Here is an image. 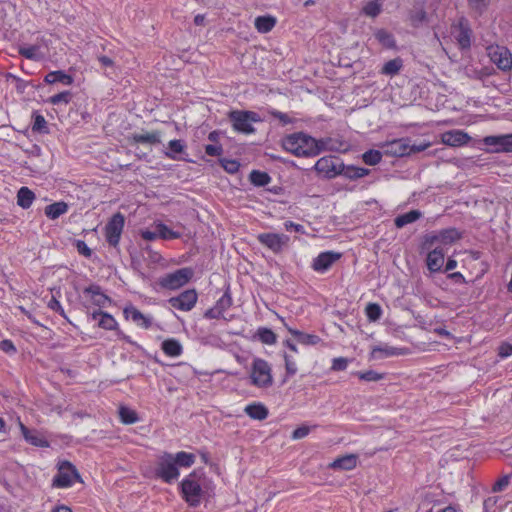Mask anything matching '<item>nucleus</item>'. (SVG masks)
<instances>
[{"mask_svg":"<svg viewBox=\"0 0 512 512\" xmlns=\"http://www.w3.org/2000/svg\"><path fill=\"white\" fill-rule=\"evenodd\" d=\"M162 350L166 355L176 357L182 353V346L176 339H167L162 343Z\"/></svg>","mask_w":512,"mask_h":512,"instance_id":"obj_37","label":"nucleus"},{"mask_svg":"<svg viewBox=\"0 0 512 512\" xmlns=\"http://www.w3.org/2000/svg\"><path fill=\"white\" fill-rule=\"evenodd\" d=\"M452 35L461 50H468L471 47L473 31L466 17L462 16L452 24Z\"/></svg>","mask_w":512,"mask_h":512,"instance_id":"obj_7","label":"nucleus"},{"mask_svg":"<svg viewBox=\"0 0 512 512\" xmlns=\"http://www.w3.org/2000/svg\"><path fill=\"white\" fill-rule=\"evenodd\" d=\"M409 20L413 27L418 28L427 21V13L424 9L413 10L409 14Z\"/></svg>","mask_w":512,"mask_h":512,"instance_id":"obj_46","label":"nucleus"},{"mask_svg":"<svg viewBox=\"0 0 512 512\" xmlns=\"http://www.w3.org/2000/svg\"><path fill=\"white\" fill-rule=\"evenodd\" d=\"M375 39L386 49L397 47L394 35L386 29L380 28L374 32Z\"/></svg>","mask_w":512,"mask_h":512,"instance_id":"obj_27","label":"nucleus"},{"mask_svg":"<svg viewBox=\"0 0 512 512\" xmlns=\"http://www.w3.org/2000/svg\"><path fill=\"white\" fill-rule=\"evenodd\" d=\"M205 153L211 157H220L223 153L222 144H206L205 145Z\"/></svg>","mask_w":512,"mask_h":512,"instance_id":"obj_53","label":"nucleus"},{"mask_svg":"<svg viewBox=\"0 0 512 512\" xmlns=\"http://www.w3.org/2000/svg\"><path fill=\"white\" fill-rule=\"evenodd\" d=\"M319 155L323 152L346 153L351 144L341 135H330L319 139Z\"/></svg>","mask_w":512,"mask_h":512,"instance_id":"obj_12","label":"nucleus"},{"mask_svg":"<svg viewBox=\"0 0 512 512\" xmlns=\"http://www.w3.org/2000/svg\"><path fill=\"white\" fill-rule=\"evenodd\" d=\"M288 330L297 339V341L301 344L316 345L321 341L320 337L317 335L303 333L299 330H295L292 328H289Z\"/></svg>","mask_w":512,"mask_h":512,"instance_id":"obj_33","label":"nucleus"},{"mask_svg":"<svg viewBox=\"0 0 512 512\" xmlns=\"http://www.w3.org/2000/svg\"><path fill=\"white\" fill-rule=\"evenodd\" d=\"M421 217L418 210H411L407 213L401 214L395 218V225L397 228H402L407 224L413 223Z\"/></svg>","mask_w":512,"mask_h":512,"instance_id":"obj_36","label":"nucleus"},{"mask_svg":"<svg viewBox=\"0 0 512 512\" xmlns=\"http://www.w3.org/2000/svg\"><path fill=\"white\" fill-rule=\"evenodd\" d=\"M221 167L224 168L230 174H234L238 172L240 167V162H218Z\"/></svg>","mask_w":512,"mask_h":512,"instance_id":"obj_60","label":"nucleus"},{"mask_svg":"<svg viewBox=\"0 0 512 512\" xmlns=\"http://www.w3.org/2000/svg\"><path fill=\"white\" fill-rule=\"evenodd\" d=\"M233 300L230 293V288L227 287L224 294L220 299L217 300L216 304L214 305L221 313H224L227 309H229L232 306Z\"/></svg>","mask_w":512,"mask_h":512,"instance_id":"obj_45","label":"nucleus"},{"mask_svg":"<svg viewBox=\"0 0 512 512\" xmlns=\"http://www.w3.org/2000/svg\"><path fill=\"white\" fill-rule=\"evenodd\" d=\"M72 97L73 95L70 91H63L51 96L47 101L52 105H59L61 103L68 104L72 100Z\"/></svg>","mask_w":512,"mask_h":512,"instance_id":"obj_49","label":"nucleus"},{"mask_svg":"<svg viewBox=\"0 0 512 512\" xmlns=\"http://www.w3.org/2000/svg\"><path fill=\"white\" fill-rule=\"evenodd\" d=\"M468 6L475 17H481L490 6V0H467Z\"/></svg>","mask_w":512,"mask_h":512,"instance_id":"obj_35","label":"nucleus"},{"mask_svg":"<svg viewBox=\"0 0 512 512\" xmlns=\"http://www.w3.org/2000/svg\"><path fill=\"white\" fill-rule=\"evenodd\" d=\"M430 147V144H411L409 138H400L387 142L381 146L383 156L388 157H406L422 152Z\"/></svg>","mask_w":512,"mask_h":512,"instance_id":"obj_4","label":"nucleus"},{"mask_svg":"<svg viewBox=\"0 0 512 512\" xmlns=\"http://www.w3.org/2000/svg\"><path fill=\"white\" fill-rule=\"evenodd\" d=\"M285 370L287 376H293L297 373V366L294 356L288 353L284 354Z\"/></svg>","mask_w":512,"mask_h":512,"instance_id":"obj_51","label":"nucleus"},{"mask_svg":"<svg viewBox=\"0 0 512 512\" xmlns=\"http://www.w3.org/2000/svg\"><path fill=\"white\" fill-rule=\"evenodd\" d=\"M403 354H405V349L396 348L389 345L375 346L371 351V357L374 359Z\"/></svg>","mask_w":512,"mask_h":512,"instance_id":"obj_26","label":"nucleus"},{"mask_svg":"<svg viewBox=\"0 0 512 512\" xmlns=\"http://www.w3.org/2000/svg\"><path fill=\"white\" fill-rule=\"evenodd\" d=\"M255 28L259 33H268L276 25V18L271 15L258 16L254 21Z\"/></svg>","mask_w":512,"mask_h":512,"instance_id":"obj_28","label":"nucleus"},{"mask_svg":"<svg viewBox=\"0 0 512 512\" xmlns=\"http://www.w3.org/2000/svg\"><path fill=\"white\" fill-rule=\"evenodd\" d=\"M356 375L364 381H379L383 378L382 374H379L373 370H369L366 372H357Z\"/></svg>","mask_w":512,"mask_h":512,"instance_id":"obj_55","label":"nucleus"},{"mask_svg":"<svg viewBox=\"0 0 512 512\" xmlns=\"http://www.w3.org/2000/svg\"><path fill=\"white\" fill-rule=\"evenodd\" d=\"M469 140V135L461 130H452L442 134V142L451 147L461 146Z\"/></svg>","mask_w":512,"mask_h":512,"instance_id":"obj_19","label":"nucleus"},{"mask_svg":"<svg viewBox=\"0 0 512 512\" xmlns=\"http://www.w3.org/2000/svg\"><path fill=\"white\" fill-rule=\"evenodd\" d=\"M124 314L126 315L127 318H131L135 323H137L139 326L145 329L150 328L152 325L151 318L142 314L134 306L126 307L124 309Z\"/></svg>","mask_w":512,"mask_h":512,"instance_id":"obj_24","label":"nucleus"},{"mask_svg":"<svg viewBox=\"0 0 512 512\" xmlns=\"http://www.w3.org/2000/svg\"><path fill=\"white\" fill-rule=\"evenodd\" d=\"M427 266L431 272H438L444 264V252L442 248L435 247L427 255Z\"/></svg>","mask_w":512,"mask_h":512,"instance_id":"obj_21","label":"nucleus"},{"mask_svg":"<svg viewBox=\"0 0 512 512\" xmlns=\"http://www.w3.org/2000/svg\"><path fill=\"white\" fill-rule=\"evenodd\" d=\"M162 133L158 130L151 132L134 133L131 136V140L137 145L136 150H140L141 147L144 149L161 146Z\"/></svg>","mask_w":512,"mask_h":512,"instance_id":"obj_14","label":"nucleus"},{"mask_svg":"<svg viewBox=\"0 0 512 512\" xmlns=\"http://www.w3.org/2000/svg\"><path fill=\"white\" fill-rule=\"evenodd\" d=\"M228 119L235 131L243 134H251L255 131L253 123L260 122L258 113L247 110H233L228 113Z\"/></svg>","mask_w":512,"mask_h":512,"instance_id":"obj_5","label":"nucleus"},{"mask_svg":"<svg viewBox=\"0 0 512 512\" xmlns=\"http://www.w3.org/2000/svg\"><path fill=\"white\" fill-rule=\"evenodd\" d=\"M341 258V253L327 251L320 253L313 261L312 268L318 272L328 270L333 263Z\"/></svg>","mask_w":512,"mask_h":512,"instance_id":"obj_18","label":"nucleus"},{"mask_svg":"<svg viewBox=\"0 0 512 512\" xmlns=\"http://www.w3.org/2000/svg\"><path fill=\"white\" fill-rule=\"evenodd\" d=\"M489 56L499 69L508 71L512 68V54L506 47L499 45L491 46L489 48Z\"/></svg>","mask_w":512,"mask_h":512,"instance_id":"obj_15","label":"nucleus"},{"mask_svg":"<svg viewBox=\"0 0 512 512\" xmlns=\"http://www.w3.org/2000/svg\"><path fill=\"white\" fill-rule=\"evenodd\" d=\"M257 335L260 341L264 344L272 345L276 343V334L268 328H259Z\"/></svg>","mask_w":512,"mask_h":512,"instance_id":"obj_47","label":"nucleus"},{"mask_svg":"<svg viewBox=\"0 0 512 512\" xmlns=\"http://www.w3.org/2000/svg\"><path fill=\"white\" fill-rule=\"evenodd\" d=\"M0 349L6 353L14 354L16 352V347L10 340H3L0 342Z\"/></svg>","mask_w":512,"mask_h":512,"instance_id":"obj_64","label":"nucleus"},{"mask_svg":"<svg viewBox=\"0 0 512 512\" xmlns=\"http://www.w3.org/2000/svg\"><path fill=\"white\" fill-rule=\"evenodd\" d=\"M192 270L189 268H181L172 273H168L160 278L159 284L166 289H178L184 286L192 277Z\"/></svg>","mask_w":512,"mask_h":512,"instance_id":"obj_10","label":"nucleus"},{"mask_svg":"<svg viewBox=\"0 0 512 512\" xmlns=\"http://www.w3.org/2000/svg\"><path fill=\"white\" fill-rule=\"evenodd\" d=\"M246 414L256 420H264L268 416L267 408L262 404H250L245 408Z\"/></svg>","mask_w":512,"mask_h":512,"instance_id":"obj_32","label":"nucleus"},{"mask_svg":"<svg viewBox=\"0 0 512 512\" xmlns=\"http://www.w3.org/2000/svg\"><path fill=\"white\" fill-rule=\"evenodd\" d=\"M73 81V77L63 70L51 71L44 77L46 84L62 83L64 85H71Z\"/></svg>","mask_w":512,"mask_h":512,"instance_id":"obj_25","label":"nucleus"},{"mask_svg":"<svg viewBox=\"0 0 512 512\" xmlns=\"http://www.w3.org/2000/svg\"><path fill=\"white\" fill-rule=\"evenodd\" d=\"M226 138L222 131H212L208 135L209 144L221 143V139Z\"/></svg>","mask_w":512,"mask_h":512,"instance_id":"obj_61","label":"nucleus"},{"mask_svg":"<svg viewBox=\"0 0 512 512\" xmlns=\"http://www.w3.org/2000/svg\"><path fill=\"white\" fill-rule=\"evenodd\" d=\"M75 246L79 254L89 258L92 255V250L87 246L83 240H76Z\"/></svg>","mask_w":512,"mask_h":512,"instance_id":"obj_58","label":"nucleus"},{"mask_svg":"<svg viewBox=\"0 0 512 512\" xmlns=\"http://www.w3.org/2000/svg\"><path fill=\"white\" fill-rule=\"evenodd\" d=\"M403 67V60L400 57L387 61L382 69L381 73L387 76H394L400 72Z\"/></svg>","mask_w":512,"mask_h":512,"instance_id":"obj_34","label":"nucleus"},{"mask_svg":"<svg viewBox=\"0 0 512 512\" xmlns=\"http://www.w3.org/2000/svg\"><path fill=\"white\" fill-rule=\"evenodd\" d=\"M92 318L94 320L99 318L98 325L101 328L107 329V330H113L117 326L116 320L108 313H104L102 311H96L92 313Z\"/></svg>","mask_w":512,"mask_h":512,"instance_id":"obj_29","label":"nucleus"},{"mask_svg":"<svg viewBox=\"0 0 512 512\" xmlns=\"http://www.w3.org/2000/svg\"><path fill=\"white\" fill-rule=\"evenodd\" d=\"M441 244H451L456 240L460 239L461 235L455 228L444 229L438 232Z\"/></svg>","mask_w":512,"mask_h":512,"instance_id":"obj_41","label":"nucleus"},{"mask_svg":"<svg viewBox=\"0 0 512 512\" xmlns=\"http://www.w3.org/2000/svg\"><path fill=\"white\" fill-rule=\"evenodd\" d=\"M349 360L344 357L334 358L332 361V371H344L348 366Z\"/></svg>","mask_w":512,"mask_h":512,"instance_id":"obj_56","label":"nucleus"},{"mask_svg":"<svg viewBox=\"0 0 512 512\" xmlns=\"http://www.w3.org/2000/svg\"><path fill=\"white\" fill-rule=\"evenodd\" d=\"M35 199L34 193L27 187H21L17 193V204L23 209H28Z\"/></svg>","mask_w":512,"mask_h":512,"instance_id":"obj_30","label":"nucleus"},{"mask_svg":"<svg viewBox=\"0 0 512 512\" xmlns=\"http://www.w3.org/2000/svg\"><path fill=\"white\" fill-rule=\"evenodd\" d=\"M249 179L253 185L258 187H263L271 181V177L266 172L259 170H253L249 175Z\"/></svg>","mask_w":512,"mask_h":512,"instance_id":"obj_42","label":"nucleus"},{"mask_svg":"<svg viewBox=\"0 0 512 512\" xmlns=\"http://www.w3.org/2000/svg\"><path fill=\"white\" fill-rule=\"evenodd\" d=\"M206 478L201 471L189 474L181 483V491L186 502L191 506L199 505L203 493Z\"/></svg>","mask_w":512,"mask_h":512,"instance_id":"obj_3","label":"nucleus"},{"mask_svg":"<svg viewBox=\"0 0 512 512\" xmlns=\"http://www.w3.org/2000/svg\"><path fill=\"white\" fill-rule=\"evenodd\" d=\"M119 416L124 424H134L139 420L137 413L125 406L119 408Z\"/></svg>","mask_w":512,"mask_h":512,"instance_id":"obj_43","label":"nucleus"},{"mask_svg":"<svg viewBox=\"0 0 512 512\" xmlns=\"http://www.w3.org/2000/svg\"><path fill=\"white\" fill-rule=\"evenodd\" d=\"M482 144L488 153L512 152V133L486 136L482 139Z\"/></svg>","mask_w":512,"mask_h":512,"instance_id":"obj_9","label":"nucleus"},{"mask_svg":"<svg viewBox=\"0 0 512 512\" xmlns=\"http://www.w3.org/2000/svg\"><path fill=\"white\" fill-rule=\"evenodd\" d=\"M498 350V354L501 358H506L512 355V345L509 343L501 344Z\"/></svg>","mask_w":512,"mask_h":512,"instance_id":"obj_63","label":"nucleus"},{"mask_svg":"<svg viewBox=\"0 0 512 512\" xmlns=\"http://www.w3.org/2000/svg\"><path fill=\"white\" fill-rule=\"evenodd\" d=\"M258 241L272 250L274 253L281 252L288 243L289 237L284 234L262 233L257 236Z\"/></svg>","mask_w":512,"mask_h":512,"instance_id":"obj_17","label":"nucleus"},{"mask_svg":"<svg viewBox=\"0 0 512 512\" xmlns=\"http://www.w3.org/2000/svg\"><path fill=\"white\" fill-rule=\"evenodd\" d=\"M157 228H158L159 238H161V239H164V240L177 239V238H180V236H181V234L179 232H175V231L171 230L163 223H158Z\"/></svg>","mask_w":512,"mask_h":512,"instance_id":"obj_48","label":"nucleus"},{"mask_svg":"<svg viewBox=\"0 0 512 512\" xmlns=\"http://www.w3.org/2000/svg\"><path fill=\"white\" fill-rule=\"evenodd\" d=\"M20 428L22 431V434L24 438L31 443L32 445L38 446V447H47L48 442L44 440L43 438L36 435V433L30 431L25 425L20 423Z\"/></svg>","mask_w":512,"mask_h":512,"instance_id":"obj_38","label":"nucleus"},{"mask_svg":"<svg viewBox=\"0 0 512 512\" xmlns=\"http://www.w3.org/2000/svg\"><path fill=\"white\" fill-rule=\"evenodd\" d=\"M510 477L508 475L503 476L498 481H496L493 485L494 492L503 491L509 484Z\"/></svg>","mask_w":512,"mask_h":512,"instance_id":"obj_59","label":"nucleus"},{"mask_svg":"<svg viewBox=\"0 0 512 512\" xmlns=\"http://www.w3.org/2000/svg\"><path fill=\"white\" fill-rule=\"evenodd\" d=\"M282 147L296 157L312 158L319 155V139L306 132H294L282 139Z\"/></svg>","mask_w":512,"mask_h":512,"instance_id":"obj_1","label":"nucleus"},{"mask_svg":"<svg viewBox=\"0 0 512 512\" xmlns=\"http://www.w3.org/2000/svg\"><path fill=\"white\" fill-rule=\"evenodd\" d=\"M197 292L194 289L185 290L176 297H171L169 304L181 311H190L197 302Z\"/></svg>","mask_w":512,"mask_h":512,"instance_id":"obj_16","label":"nucleus"},{"mask_svg":"<svg viewBox=\"0 0 512 512\" xmlns=\"http://www.w3.org/2000/svg\"><path fill=\"white\" fill-rule=\"evenodd\" d=\"M38 46L32 45L28 47H20L18 53L29 60H36L37 57Z\"/></svg>","mask_w":512,"mask_h":512,"instance_id":"obj_52","label":"nucleus"},{"mask_svg":"<svg viewBox=\"0 0 512 512\" xmlns=\"http://www.w3.org/2000/svg\"><path fill=\"white\" fill-rule=\"evenodd\" d=\"M68 210V205L61 201V202H55L53 204L47 205L45 207V215L54 220L57 219L62 214L66 213Z\"/></svg>","mask_w":512,"mask_h":512,"instance_id":"obj_31","label":"nucleus"},{"mask_svg":"<svg viewBox=\"0 0 512 512\" xmlns=\"http://www.w3.org/2000/svg\"><path fill=\"white\" fill-rule=\"evenodd\" d=\"M157 477L161 478L167 483H171L179 477V470L173 460V455L170 453H164L158 461L155 469Z\"/></svg>","mask_w":512,"mask_h":512,"instance_id":"obj_8","label":"nucleus"},{"mask_svg":"<svg viewBox=\"0 0 512 512\" xmlns=\"http://www.w3.org/2000/svg\"><path fill=\"white\" fill-rule=\"evenodd\" d=\"M173 460L175 461L176 466L190 467L195 461V456L191 453L182 451L173 456Z\"/></svg>","mask_w":512,"mask_h":512,"instance_id":"obj_44","label":"nucleus"},{"mask_svg":"<svg viewBox=\"0 0 512 512\" xmlns=\"http://www.w3.org/2000/svg\"><path fill=\"white\" fill-rule=\"evenodd\" d=\"M76 480H81L77 469L70 462L64 461L59 465L58 474L53 480V486L59 488L69 487Z\"/></svg>","mask_w":512,"mask_h":512,"instance_id":"obj_11","label":"nucleus"},{"mask_svg":"<svg viewBox=\"0 0 512 512\" xmlns=\"http://www.w3.org/2000/svg\"><path fill=\"white\" fill-rule=\"evenodd\" d=\"M125 218L121 213L114 214L105 226L106 240L110 246L116 247L124 228Z\"/></svg>","mask_w":512,"mask_h":512,"instance_id":"obj_13","label":"nucleus"},{"mask_svg":"<svg viewBox=\"0 0 512 512\" xmlns=\"http://www.w3.org/2000/svg\"><path fill=\"white\" fill-rule=\"evenodd\" d=\"M252 384L257 387H269L273 383L271 367L267 361L255 358L252 363Z\"/></svg>","mask_w":512,"mask_h":512,"instance_id":"obj_6","label":"nucleus"},{"mask_svg":"<svg viewBox=\"0 0 512 512\" xmlns=\"http://www.w3.org/2000/svg\"><path fill=\"white\" fill-rule=\"evenodd\" d=\"M186 142L182 139L171 140L167 146L161 143L159 147L163 155L174 159L177 155L183 154L186 149Z\"/></svg>","mask_w":512,"mask_h":512,"instance_id":"obj_20","label":"nucleus"},{"mask_svg":"<svg viewBox=\"0 0 512 512\" xmlns=\"http://www.w3.org/2000/svg\"><path fill=\"white\" fill-rule=\"evenodd\" d=\"M313 168L318 175L325 178H334L337 175H344L349 179L361 178L368 174V170L355 166H345L344 162H315Z\"/></svg>","mask_w":512,"mask_h":512,"instance_id":"obj_2","label":"nucleus"},{"mask_svg":"<svg viewBox=\"0 0 512 512\" xmlns=\"http://www.w3.org/2000/svg\"><path fill=\"white\" fill-rule=\"evenodd\" d=\"M33 118V125H32V131L40 134H48L49 133V127L48 123L45 120L44 116L39 114L38 112H34L32 114Z\"/></svg>","mask_w":512,"mask_h":512,"instance_id":"obj_39","label":"nucleus"},{"mask_svg":"<svg viewBox=\"0 0 512 512\" xmlns=\"http://www.w3.org/2000/svg\"><path fill=\"white\" fill-rule=\"evenodd\" d=\"M382 6V0H371L362 8V13L375 18L382 12Z\"/></svg>","mask_w":512,"mask_h":512,"instance_id":"obj_40","label":"nucleus"},{"mask_svg":"<svg viewBox=\"0 0 512 512\" xmlns=\"http://www.w3.org/2000/svg\"><path fill=\"white\" fill-rule=\"evenodd\" d=\"M85 295H89L91 301L94 305L98 307H104L107 302H110V299L107 295H105L100 286L98 285H90L83 290Z\"/></svg>","mask_w":512,"mask_h":512,"instance_id":"obj_22","label":"nucleus"},{"mask_svg":"<svg viewBox=\"0 0 512 512\" xmlns=\"http://www.w3.org/2000/svg\"><path fill=\"white\" fill-rule=\"evenodd\" d=\"M310 432V428L308 426L298 427L293 431L292 438L293 439H302L306 437Z\"/></svg>","mask_w":512,"mask_h":512,"instance_id":"obj_62","label":"nucleus"},{"mask_svg":"<svg viewBox=\"0 0 512 512\" xmlns=\"http://www.w3.org/2000/svg\"><path fill=\"white\" fill-rule=\"evenodd\" d=\"M269 114L279 120L283 125H287V124H292L295 122V120L293 118H291L288 114L286 113H283L281 111H278V110H271L269 112Z\"/></svg>","mask_w":512,"mask_h":512,"instance_id":"obj_54","label":"nucleus"},{"mask_svg":"<svg viewBox=\"0 0 512 512\" xmlns=\"http://www.w3.org/2000/svg\"><path fill=\"white\" fill-rule=\"evenodd\" d=\"M365 311H366L367 318L373 322L379 320L381 317V314H382V309H381L380 305L377 303H369L366 306Z\"/></svg>","mask_w":512,"mask_h":512,"instance_id":"obj_50","label":"nucleus"},{"mask_svg":"<svg viewBox=\"0 0 512 512\" xmlns=\"http://www.w3.org/2000/svg\"><path fill=\"white\" fill-rule=\"evenodd\" d=\"M383 156L382 149L376 150V149H370L362 154L361 160H381Z\"/></svg>","mask_w":512,"mask_h":512,"instance_id":"obj_57","label":"nucleus"},{"mask_svg":"<svg viewBox=\"0 0 512 512\" xmlns=\"http://www.w3.org/2000/svg\"><path fill=\"white\" fill-rule=\"evenodd\" d=\"M357 465V456L354 454L345 455L335 459L329 464V468L334 470H352Z\"/></svg>","mask_w":512,"mask_h":512,"instance_id":"obj_23","label":"nucleus"}]
</instances>
